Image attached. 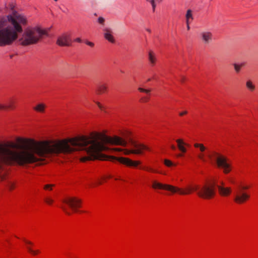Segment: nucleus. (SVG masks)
<instances>
[{"mask_svg": "<svg viewBox=\"0 0 258 258\" xmlns=\"http://www.w3.org/2000/svg\"><path fill=\"white\" fill-rule=\"evenodd\" d=\"M201 37L202 41L205 44H209L213 39V34L210 31H204L201 33Z\"/></svg>", "mask_w": 258, "mask_h": 258, "instance_id": "nucleus-15", "label": "nucleus"}, {"mask_svg": "<svg viewBox=\"0 0 258 258\" xmlns=\"http://www.w3.org/2000/svg\"><path fill=\"white\" fill-rule=\"evenodd\" d=\"M46 105L44 103L40 102L36 104L33 107V109L37 113H45Z\"/></svg>", "mask_w": 258, "mask_h": 258, "instance_id": "nucleus-18", "label": "nucleus"}, {"mask_svg": "<svg viewBox=\"0 0 258 258\" xmlns=\"http://www.w3.org/2000/svg\"><path fill=\"white\" fill-rule=\"evenodd\" d=\"M177 143V146L178 150L181 152L180 154L177 155L178 157H182L184 156V154L187 152L186 147L188 146V144L185 143L183 140L181 139H178L176 140Z\"/></svg>", "mask_w": 258, "mask_h": 258, "instance_id": "nucleus-13", "label": "nucleus"}, {"mask_svg": "<svg viewBox=\"0 0 258 258\" xmlns=\"http://www.w3.org/2000/svg\"><path fill=\"white\" fill-rule=\"evenodd\" d=\"M1 178H2V180H4L5 179V177H2Z\"/></svg>", "mask_w": 258, "mask_h": 258, "instance_id": "nucleus-44", "label": "nucleus"}, {"mask_svg": "<svg viewBox=\"0 0 258 258\" xmlns=\"http://www.w3.org/2000/svg\"><path fill=\"white\" fill-rule=\"evenodd\" d=\"M95 103L101 110L103 111L105 110L104 106L101 103L98 101L95 102Z\"/></svg>", "mask_w": 258, "mask_h": 258, "instance_id": "nucleus-33", "label": "nucleus"}, {"mask_svg": "<svg viewBox=\"0 0 258 258\" xmlns=\"http://www.w3.org/2000/svg\"><path fill=\"white\" fill-rule=\"evenodd\" d=\"M138 90L140 92L145 93L147 95H150V92H151V89H144V88H141V87H139L138 89Z\"/></svg>", "mask_w": 258, "mask_h": 258, "instance_id": "nucleus-31", "label": "nucleus"}, {"mask_svg": "<svg viewBox=\"0 0 258 258\" xmlns=\"http://www.w3.org/2000/svg\"><path fill=\"white\" fill-rule=\"evenodd\" d=\"M75 41L76 42H81V39L80 38H78L76 39L75 40Z\"/></svg>", "mask_w": 258, "mask_h": 258, "instance_id": "nucleus-42", "label": "nucleus"}, {"mask_svg": "<svg viewBox=\"0 0 258 258\" xmlns=\"http://www.w3.org/2000/svg\"><path fill=\"white\" fill-rule=\"evenodd\" d=\"M219 194L221 197H227L232 194V188L231 187H226L224 183L222 182L221 184L217 186Z\"/></svg>", "mask_w": 258, "mask_h": 258, "instance_id": "nucleus-12", "label": "nucleus"}, {"mask_svg": "<svg viewBox=\"0 0 258 258\" xmlns=\"http://www.w3.org/2000/svg\"><path fill=\"white\" fill-rule=\"evenodd\" d=\"M150 3H151V4L152 6L153 11L155 12V8H156V4L155 3V1L151 0V1H150Z\"/></svg>", "mask_w": 258, "mask_h": 258, "instance_id": "nucleus-34", "label": "nucleus"}, {"mask_svg": "<svg viewBox=\"0 0 258 258\" xmlns=\"http://www.w3.org/2000/svg\"><path fill=\"white\" fill-rule=\"evenodd\" d=\"M151 80V79H149L148 80H147V82H149Z\"/></svg>", "mask_w": 258, "mask_h": 258, "instance_id": "nucleus-43", "label": "nucleus"}, {"mask_svg": "<svg viewBox=\"0 0 258 258\" xmlns=\"http://www.w3.org/2000/svg\"><path fill=\"white\" fill-rule=\"evenodd\" d=\"M57 44L60 46H68L71 44V33L68 32L60 35L57 39Z\"/></svg>", "mask_w": 258, "mask_h": 258, "instance_id": "nucleus-10", "label": "nucleus"}, {"mask_svg": "<svg viewBox=\"0 0 258 258\" xmlns=\"http://www.w3.org/2000/svg\"><path fill=\"white\" fill-rule=\"evenodd\" d=\"M216 180L211 179L207 181L204 185L198 189V196L205 199H211L215 195Z\"/></svg>", "mask_w": 258, "mask_h": 258, "instance_id": "nucleus-5", "label": "nucleus"}, {"mask_svg": "<svg viewBox=\"0 0 258 258\" xmlns=\"http://www.w3.org/2000/svg\"><path fill=\"white\" fill-rule=\"evenodd\" d=\"M64 211L68 215H71L72 214V212L70 211L69 210H68L65 207L63 208Z\"/></svg>", "mask_w": 258, "mask_h": 258, "instance_id": "nucleus-37", "label": "nucleus"}, {"mask_svg": "<svg viewBox=\"0 0 258 258\" xmlns=\"http://www.w3.org/2000/svg\"><path fill=\"white\" fill-rule=\"evenodd\" d=\"M102 182H100L99 183V184H102Z\"/></svg>", "mask_w": 258, "mask_h": 258, "instance_id": "nucleus-45", "label": "nucleus"}, {"mask_svg": "<svg viewBox=\"0 0 258 258\" xmlns=\"http://www.w3.org/2000/svg\"><path fill=\"white\" fill-rule=\"evenodd\" d=\"M152 187L155 189H164L170 191L172 194H173V191H175L174 190V186L169 184H163L158 182L156 180H154L152 181Z\"/></svg>", "mask_w": 258, "mask_h": 258, "instance_id": "nucleus-11", "label": "nucleus"}, {"mask_svg": "<svg viewBox=\"0 0 258 258\" xmlns=\"http://www.w3.org/2000/svg\"><path fill=\"white\" fill-rule=\"evenodd\" d=\"M199 186L196 184H190L184 188H179L174 186L173 194L178 193L180 195H186L191 194L194 191H198Z\"/></svg>", "mask_w": 258, "mask_h": 258, "instance_id": "nucleus-8", "label": "nucleus"}, {"mask_svg": "<svg viewBox=\"0 0 258 258\" xmlns=\"http://www.w3.org/2000/svg\"><path fill=\"white\" fill-rule=\"evenodd\" d=\"M246 87L250 92H253L255 90V85L251 80H248L246 82Z\"/></svg>", "mask_w": 258, "mask_h": 258, "instance_id": "nucleus-22", "label": "nucleus"}, {"mask_svg": "<svg viewBox=\"0 0 258 258\" xmlns=\"http://www.w3.org/2000/svg\"><path fill=\"white\" fill-rule=\"evenodd\" d=\"M24 243L25 247L27 249L28 252L32 255H36L40 253V251L38 249L34 250L33 249V243L28 240H25Z\"/></svg>", "mask_w": 258, "mask_h": 258, "instance_id": "nucleus-14", "label": "nucleus"}, {"mask_svg": "<svg viewBox=\"0 0 258 258\" xmlns=\"http://www.w3.org/2000/svg\"><path fill=\"white\" fill-rule=\"evenodd\" d=\"M164 165L168 167H172V166H176V164L173 163L172 161H171V160H169V159H164Z\"/></svg>", "mask_w": 258, "mask_h": 258, "instance_id": "nucleus-25", "label": "nucleus"}, {"mask_svg": "<svg viewBox=\"0 0 258 258\" xmlns=\"http://www.w3.org/2000/svg\"><path fill=\"white\" fill-rule=\"evenodd\" d=\"M8 20L11 23V25L15 28L16 31L20 33L22 32V28L21 24L26 25L27 19L24 16L18 15L15 17L10 16L8 17Z\"/></svg>", "mask_w": 258, "mask_h": 258, "instance_id": "nucleus-6", "label": "nucleus"}, {"mask_svg": "<svg viewBox=\"0 0 258 258\" xmlns=\"http://www.w3.org/2000/svg\"><path fill=\"white\" fill-rule=\"evenodd\" d=\"M148 60L151 66H155L158 61L157 55L153 50H150L148 52Z\"/></svg>", "mask_w": 258, "mask_h": 258, "instance_id": "nucleus-16", "label": "nucleus"}, {"mask_svg": "<svg viewBox=\"0 0 258 258\" xmlns=\"http://www.w3.org/2000/svg\"><path fill=\"white\" fill-rule=\"evenodd\" d=\"M55 1H57V0H54Z\"/></svg>", "mask_w": 258, "mask_h": 258, "instance_id": "nucleus-47", "label": "nucleus"}, {"mask_svg": "<svg viewBox=\"0 0 258 258\" xmlns=\"http://www.w3.org/2000/svg\"><path fill=\"white\" fill-rule=\"evenodd\" d=\"M63 203L74 213L78 212L81 207V201L76 197H67L64 199Z\"/></svg>", "mask_w": 258, "mask_h": 258, "instance_id": "nucleus-7", "label": "nucleus"}, {"mask_svg": "<svg viewBox=\"0 0 258 258\" xmlns=\"http://www.w3.org/2000/svg\"><path fill=\"white\" fill-rule=\"evenodd\" d=\"M17 100L14 98H10L6 104L7 109L13 110L16 108Z\"/></svg>", "mask_w": 258, "mask_h": 258, "instance_id": "nucleus-20", "label": "nucleus"}, {"mask_svg": "<svg viewBox=\"0 0 258 258\" xmlns=\"http://www.w3.org/2000/svg\"><path fill=\"white\" fill-rule=\"evenodd\" d=\"M8 186L10 190H12L15 189L16 187V184L14 182L10 181L8 183Z\"/></svg>", "mask_w": 258, "mask_h": 258, "instance_id": "nucleus-32", "label": "nucleus"}, {"mask_svg": "<svg viewBox=\"0 0 258 258\" xmlns=\"http://www.w3.org/2000/svg\"><path fill=\"white\" fill-rule=\"evenodd\" d=\"M186 81V78L184 76H182L181 78V80L180 81L182 82V83H184L185 81Z\"/></svg>", "mask_w": 258, "mask_h": 258, "instance_id": "nucleus-40", "label": "nucleus"}, {"mask_svg": "<svg viewBox=\"0 0 258 258\" xmlns=\"http://www.w3.org/2000/svg\"><path fill=\"white\" fill-rule=\"evenodd\" d=\"M150 95H147L145 96H143L140 98V102L143 103L147 102L150 100Z\"/></svg>", "mask_w": 258, "mask_h": 258, "instance_id": "nucleus-30", "label": "nucleus"}, {"mask_svg": "<svg viewBox=\"0 0 258 258\" xmlns=\"http://www.w3.org/2000/svg\"><path fill=\"white\" fill-rule=\"evenodd\" d=\"M208 157L211 162L215 163L216 167L222 169L223 172L227 174L232 169L231 161L224 154L216 150L209 151Z\"/></svg>", "mask_w": 258, "mask_h": 258, "instance_id": "nucleus-2", "label": "nucleus"}, {"mask_svg": "<svg viewBox=\"0 0 258 258\" xmlns=\"http://www.w3.org/2000/svg\"><path fill=\"white\" fill-rule=\"evenodd\" d=\"M244 65H245L244 63H241L240 64L235 63L234 64V69H235V71H236V72L239 73V71H240L241 69L242 68V67L244 66Z\"/></svg>", "mask_w": 258, "mask_h": 258, "instance_id": "nucleus-27", "label": "nucleus"}, {"mask_svg": "<svg viewBox=\"0 0 258 258\" xmlns=\"http://www.w3.org/2000/svg\"><path fill=\"white\" fill-rule=\"evenodd\" d=\"M86 44H87V45H89L90 46H91V47H92V46H94V44H93V43H92V42H89V41H88V42H86Z\"/></svg>", "mask_w": 258, "mask_h": 258, "instance_id": "nucleus-39", "label": "nucleus"}, {"mask_svg": "<svg viewBox=\"0 0 258 258\" xmlns=\"http://www.w3.org/2000/svg\"><path fill=\"white\" fill-rule=\"evenodd\" d=\"M44 200L45 202L49 205H51L53 203V200L52 198L48 195L45 196Z\"/></svg>", "mask_w": 258, "mask_h": 258, "instance_id": "nucleus-26", "label": "nucleus"}, {"mask_svg": "<svg viewBox=\"0 0 258 258\" xmlns=\"http://www.w3.org/2000/svg\"><path fill=\"white\" fill-rule=\"evenodd\" d=\"M187 113V112L186 111H183L179 112V115L180 116H182L184 115H186Z\"/></svg>", "mask_w": 258, "mask_h": 258, "instance_id": "nucleus-38", "label": "nucleus"}, {"mask_svg": "<svg viewBox=\"0 0 258 258\" xmlns=\"http://www.w3.org/2000/svg\"><path fill=\"white\" fill-rule=\"evenodd\" d=\"M0 110H7L6 104L0 103Z\"/></svg>", "mask_w": 258, "mask_h": 258, "instance_id": "nucleus-35", "label": "nucleus"}, {"mask_svg": "<svg viewBox=\"0 0 258 258\" xmlns=\"http://www.w3.org/2000/svg\"><path fill=\"white\" fill-rule=\"evenodd\" d=\"M18 31L11 25L0 29V46L12 44L18 37Z\"/></svg>", "mask_w": 258, "mask_h": 258, "instance_id": "nucleus-4", "label": "nucleus"}, {"mask_svg": "<svg viewBox=\"0 0 258 258\" xmlns=\"http://www.w3.org/2000/svg\"><path fill=\"white\" fill-rule=\"evenodd\" d=\"M54 186V185L53 184H47L44 185L43 189L46 191H51Z\"/></svg>", "mask_w": 258, "mask_h": 258, "instance_id": "nucleus-29", "label": "nucleus"}, {"mask_svg": "<svg viewBox=\"0 0 258 258\" xmlns=\"http://www.w3.org/2000/svg\"><path fill=\"white\" fill-rule=\"evenodd\" d=\"M197 157L199 159H200L203 162H206L207 161V159L205 157L204 152L199 153L197 155Z\"/></svg>", "mask_w": 258, "mask_h": 258, "instance_id": "nucleus-28", "label": "nucleus"}, {"mask_svg": "<svg viewBox=\"0 0 258 258\" xmlns=\"http://www.w3.org/2000/svg\"><path fill=\"white\" fill-rule=\"evenodd\" d=\"M190 23H186V27H187V30L188 31L190 30V26H189V25H190Z\"/></svg>", "mask_w": 258, "mask_h": 258, "instance_id": "nucleus-41", "label": "nucleus"}, {"mask_svg": "<svg viewBox=\"0 0 258 258\" xmlns=\"http://www.w3.org/2000/svg\"><path fill=\"white\" fill-rule=\"evenodd\" d=\"M140 169L151 173H159L157 169H155L150 166H144L143 167H141Z\"/></svg>", "mask_w": 258, "mask_h": 258, "instance_id": "nucleus-24", "label": "nucleus"}, {"mask_svg": "<svg viewBox=\"0 0 258 258\" xmlns=\"http://www.w3.org/2000/svg\"><path fill=\"white\" fill-rule=\"evenodd\" d=\"M104 36L105 38L110 43H114L115 39L112 34V32L109 29L104 30Z\"/></svg>", "mask_w": 258, "mask_h": 258, "instance_id": "nucleus-19", "label": "nucleus"}, {"mask_svg": "<svg viewBox=\"0 0 258 258\" xmlns=\"http://www.w3.org/2000/svg\"><path fill=\"white\" fill-rule=\"evenodd\" d=\"M108 86L106 83H102L98 85L96 89V93L98 95L106 94L108 92Z\"/></svg>", "mask_w": 258, "mask_h": 258, "instance_id": "nucleus-17", "label": "nucleus"}, {"mask_svg": "<svg viewBox=\"0 0 258 258\" xmlns=\"http://www.w3.org/2000/svg\"><path fill=\"white\" fill-rule=\"evenodd\" d=\"M47 35L46 29L39 26L28 27L24 30L20 41L22 45H30L38 43L44 36Z\"/></svg>", "mask_w": 258, "mask_h": 258, "instance_id": "nucleus-1", "label": "nucleus"}, {"mask_svg": "<svg viewBox=\"0 0 258 258\" xmlns=\"http://www.w3.org/2000/svg\"><path fill=\"white\" fill-rule=\"evenodd\" d=\"M98 22L100 23V24H103L104 22V19L102 17H99L98 18Z\"/></svg>", "mask_w": 258, "mask_h": 258, "instance_id": "nucleus-36", "label": "nucleus"}, {"mask_svg": "<svg viewBox=\"0 0 258 258\" xmlns=\"http://www.w3.org/2000/svg\"><path fill=\"white\" fill-rule=\"evenodd\" d=\"M111 158L118 161L121 164H123L128 167L136 168L141 164V162L140 161L133 160L128 158L126 157H111Z\"/></svg>", "mask_w": 258, "mask_h": 258, "instance_id": "nucleus-9", "label": "nucleus"}, {"mask_svg": "<svg viewBox=\"0 0 258 258\" xmlns=\"http://www.w3.org/2000/svg\"><path fill=\"white\" fill-rule=\"evenodd\" d=\"M146 1H149V2H150V1H149V0H146Z\"/></svg>", "mask_w": 258, "mask_h": 258, "instance_id": "nucleus-46", "label": "nucleus"}, {"mask_svg": "<svg viewBox=\"0 0 258 258\" xmlns=\"http://www.w3.org/2000/svg\"><path fill=\"white\" fill-rule=\"evenodd\" d=\"M194 18L192 12L190 10H188L185 15L186 23H191L193 21Z\"/></svg>", "mask_w": 258, "mask_h": 258, "instance_id": "nucleus-21", "label": "nucleus"}, {"mask_svg": "<svg viewBox=\"0 0 258 258\" xmlns=\"http://www.w3.org/2000/svg\"><path fill=\"white\" fill-rule=\"evenodd\" d=\"M250 187V184L247 182H239L235 188L234 202L238 205H242L247 202L250 198V194L248 191Z\"/></svg>", "mask_w": 258, "mask_h": 258, "instance_id": "nucleus-3", "label": "nucleus"}, {"mask_svg": "<svg viewBox=\"0 0 258 258\" xmlns=\"http://www.w3.org/2000/svg\"><path fill=\"white\" fill-rule=\"evenodd\" d=\"M194 147L199 149L200 152H204L206 148L204 144L201 143H195L194 145Z\"/></svg>", "mask_w": 258, "mask_h": 258, "instance_id": "nucleus-23", "label": "nucleus"}]
</instances>
